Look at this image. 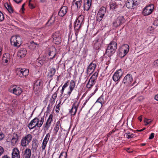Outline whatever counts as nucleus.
<instances>
[{
	"label": "nucleus",
	"mask_w": 158,
	"mask_h": 158,
	"mask_svg": "<svg viewBox=\"0 0 158 158\" xmlns=\"http://www.w3.org/2000/svg\"><path fill=\"white\" fill-rule=\"evenodd\" d=\"M44 120V116L42 117L38 116L32 120L28 126L30 129H32L36 127H40L43 124Z\"/></svg>",
	"instance_id": "obj_1"
},
{
	"label": "nucleus",
	"mask_w": 158,
	"mask_h": 158,
	"mask_svg": "<svg viewBox=\"0 0 158 158\" xmlns=\"http://www.w3.org/2000/svg\"><path fill=\"white\" fill-rule=\"evenodd\" d=\"M117 48V43L114 41L111 42L108 46L106 52V54L108 56H111L115 53Z\"/></svg>",
	"instance_id": "obj_2"
},
{
	"label": "nucleus",
	"mask_w": 158,
	"mask_h": 158,
	"mask_svg": "<svg viewBox=\"0 0 158 158\" xmlns=\"http://www.w3.org/2000/svg\"><path fill=\"white\" fill-rule=\"evenodd\" d=\"M84 16L80 15L74 23V28L76 31H78L84 23Z\"/></svg>",
	"instance_id": "obj_3"
},
{
	"label": "nucleus",
	"mask_w": 158,
	"mask_h": 158,
	"mask_svg": "<svg viewBox=\"0 0 158 158\" xmlns=\"http://www.w3.org/2000/svg\"><path fill=\"white\" fill-rule=\"evenodd\" d=\"M129 50V46L126 44L123 45L119 50L118 55L121 58L124 57L128 52Z\"/></svg>",
	"instance_id": "obj_4"
},
{
	"label": "nucleus",
	"mask_w": 158,
	"mask_h": 158,
	"mask_svg": "<svg viewBox=\"0 0 158 158\" xmlns=\"http://www.w3.org/2000/svg\"><path fill=\"white\" fill-rule=\"evenodd\" d=\"M10 41L12 45L15 46H19L21 44L22 40L19 35L12 36Z\"/></svg>",
	"instance_id": "obj_5"
},
{
	"label": "nucleus",
	"mask_w": 158,
	"mask_h": 158,
	"mask_svg": "<svg viewBox=\"0 0 158 158\" xmlns=\"http://www.w3.org/2000/svg\"><path fill=\"white\" fill-rule=\"evenodd\" d=\"M32 139V136L30 134H28L23 137L21 140V145L23 147H26L28 145Z\"/></svg>",
	"instance_id": "obj_6"
},
{
	"label": "nucleus",
	"mask_w": 158,
	"mask_h": 158,
	"mask_svg": "<svg viewBox=\"0 0 158 158\" xmlns=\"http://www.w3.org/2000/svg\"><path fill=\"white\" fill-rule=\"evenodd\" d=\"M52 38L53 42L56 44H59L61 42V37L59 31H57L53 33Z\"/></svg>",
	"instance_id": "obj_7"
},
{
	"label": "nucleus",
	"mask_w": 158,
	"mask_h": 158,
	"mask_svg": "<svg viewBox=\"0 0 158 158\" xmlns=\"http://www.w3.org/2000/svg\"><path fill=\"white\" fill-rule=\"evenodd\" d=\"M138 4V0H128L126 3V7L132 9L136 7Z\"/></svg>",
	"instance_id": "obj_8"
},
{
	"label": "nucleus",
	"mask_w": 158,
	"mask_h": 158,
	"mask_svg": "<svg viewBox=\"0 0 158 158\" xmlns=\"http://www.w3.org/2000/svg\"><path fill=\"white\" fill-rule=\"evenodd\" d=\"M105 7H102L99 10L97 15V21L99 22L102 20L106 12Z\"/></svg>",
	"instance_id": "obj_9"
},
{
	"label": "nucleus",
	"mask_w": 158,
	"mask_h": 158,
	"mask_svg": "<svg viewBox=\"0 0 158 158\" xmlns=\"http://www.w3.org/2000/svg\"><path fill=\"white\" fill-rule=\"evenodd\" d=\"M154 6L152 4L147 6L144 9L143 13L144 15H148L150 14L153 11Z\"/></svg>",
	"instance_id": "obj_10"
},
{
	"label": "nucleus",
	"mask_w": 158,
	"mask_h": 158,
	"mask_svg": "<svg viewBox=\"0 0 158 158\" xmlns=\"http://www.w3.org/2000/svg\"><path fill=\"white\" fill-rule=\"evenodd\" d=\"M125 22V19L123 17L120 16L118 17L117 19L113 23L114 26L117 27L123 24Z\"/></svg>",
	"instance_id": "obj_11"
},
{
	"label": "nucleus",
	"mask_w": 158,
	"mask_h": 158,
	"mask_svg": "<svg viewBox=\"0 0 158 158\" xmlns=\"http://www.w3.org/2000/svg\"><path fill=\"white\" fill-rule=\"evenodd\" d=\"M123 72L121 69L116 71L113 75L112 78L114 81H117L120 79L123 75Z\"/></svg>",
	"instance_id": "obj_12"
},
{
	"label": "nucleus",
	"mask_w": 158,
	"mask_h": 158,
	"mask_svg": "<svg viewBox=\"0 0 158 158\" xmlns=\"http://www.w3.org/2000/svg\"><path fill=\"white\" fill-rule=\"evenodd\" d=\"M10 91L16 95H20L22 92L21 89L19 87L16 86H14L10 88Z\"/></svg>",
	"instance_id": "obj_13"
},
{
	"label": "nucleus",
	"mask_w": 158,
	"mask_h": 158,
	"mask_svg": "<svg viewBox=\"0 0 158 158\" xmlns=\"http://www.w3.org/2000/svg\"><path fill=\"white\" fill-rule=\"evenodd\" d=\"M17 72L19 74V76L21 77H26L29 73L28 69L25 68L19 69L17 70Z\"/></svg>",
	"instance_id": "obj_14"
},
{
	"label": "nucleus",
	"mask_w": 158,
	"mask_h": 158,
	"mask_svg": "<svg viewBox=\"0 0 158 158\" xmlns=\"http://www.w3.org/2000/svg\"><path fill=\"white\" fill-rule=\"evenodd\" d=\"M133 81L132 75L130 74H128L124 77L123 82L127 85L130 84Z\"/></svg>",
	"instance_id": "obj_15"
},
{
	"label": "nucleus",
	"mask_w": 158,
	"mask_h": 158,
	"mask_svg": "<svg viewBox=\"0 0 158 158\" xmlns=\"http://www.w3.org/2000/svg\"><path fill=\"white\" fill-rule=\"evenodd\" d=\"M43 82L40 80H37L34 84V90L37 91L40 90L42 88Z\"/></svg>",
	"instance_id": "obj_16"
},
{
	"label": "nucleus",
	"mask_w": 158,
	"mask_h": 158,
	"mask_svg": "<svg viewBox=\"0 0 158 158\" xmlns=\"http://www.w3.org/2000/svg\"><path fill=\"white\" fill-rule=\"evenodd\" d=\"M96 68V64L94 62L91 63L88 67L87 69V73L88 74H90L92 73Z\"/></svg>",
	"instance_id": "obj_17"
},
{
	"label": "nucleus",
	"mask_w": 158,
	"mask_h": 158,
	"mask_svg": "<svg viewBox=\"0 0 158 158\" xmlns=\"http://www.w3.org/2000/svg\"><path fill=\"white\" fill-rule=\"evenodd\" d=\"M50 137V134L49 133H48L46 134V136L45 137L44 139L43 140L41 148L43 150L45 149V147L46 146L49 140Z\"/></svg>",
	"instance_id": "obj_18"
},
{
	"label": "nucleus",
	"mask_w": 158,
	"mask_h": 158,
	"mask_svg": "<svg viewBox=\"0 0 158 158\" xmlns=\"http://www.w3.org/2000/svg\"><path fill=\"white\" fill-rule=\"evenodd\" d=\"M68 10L67 7L66 6H62L60 9L58 13L59 16L63 17L66 14Z\"/></svg>",
	"instance_id": "obj_19"
},
{
	"label": "nucleus",
	"mask_w": 158,
	"mask_h": 158,
	"mask_svg": "<svg viewBox=\"0 0 158 158\" xmlns=\"http://www.w3.org/2000/svg\"><path fill=\"white\" fill-rule=\"evenodd\" d=\"M79 106V103H74L72 106V108L70 111V113L72 115H74L77 112V108Z\"/></svg>",
	"instance_id": "obj_20"
},
{
	"label": "nucleus",
	"mask_w": 158,
	"mask_h": 158,
	"mask_svg": "<svg viewBox=\"0 0 158 158\" xmlns=\"http://www.w3.org/2000/svg\"><path fill=\"white\" fill-rule=\"evenodd\" d=\"M12 158H20L19 152L16 148L13 149L12 153Z\"/></svg>",
	"instance_id": "obj_21"
},
{
	"label": "nucleus",
	"mask_w": 158,
	"mask_h": 158,
	"mask_svg": "<svg viewBox=\"0 0 158 158\" xmlns=\"http://www.w3.org/2000/svg\"><path fill=\"white\" fill-rule=\"evenodd\" d=\"M52 115L51 114L49 115L45 124V128L46 130H48L50 127L51 123L52 121Z\"/></svg>",
	"instance_id": "obj_22"
},
{
	"label": "nucleus",
	"mask_w": 158,
	"mask_h": 158,
	"mask_svg": "<svg viewBox=\"0 0 158 158\" xmlns=\"http://www.w3.org/2000/svg\"><path fill=\"white\" fill-rule=\"evenodd\" d=\"M86 2L84 5L83 7L84 10L88 11L89 9L91 3V0H85Z\"/></svg>",
	"instance_id": "obj_23"
},
{
	"label": "nucleus",
	"mask_w": 158,
	"mask_h": 158,
	"mask_svg": "<svg viewBox=\"0 0 158 158\" xmlns=\"http://www.w3.org/2000/svg\"><path fill=\"white\" fill-rule=\"evenodd\" d=\"M10 56L9 53H6L4 54L3 55L2 60L6 63H7L10 61Z\"/></svg>",
	"instance_id": "obj_24"
},
{
	"label": "nucleus",
	"mask_w": 158,
	"mask_h": 158,
	"mask_svg": "<svg viewBox=\"0 0 158 158\" xmlns=\"http://www.w3.org/2000/svg\"><path fill=\"white\" fill-rule=\"evenodd\" d=\"M19 136L17 134H15V135L11 139V143L12 146H15L17 142Z\"/></svg>",
	"instance_id": "obj_25"
},
{
	"label": "nucleus",
	"mask_w": 158,
	"mask_h": 158,
	"mask_svg": "<svg viewBox=\"0 0 158 158\" xmlns=\"http://www.w3.org/2000/svg\"><path fill=\"white\" fill-rule=\"evenodd\" d=\"M81 0H74L73 6H76L77 9H79L81 6Z\"/></svg>",
	"instance_id": "obj_26"
},
{
	"label": "nucleus",
	"mask_w": 158,
	"mask_h": 158,
	"mask_svg": "<svg viewBox=\"0 0 158 158\" xmlns=\"http://www.w3.org/2000/svg\"><path fill=\"white\" fill-rule=\"evenodd\" d=\"M75 84L74 81H71L70 83L69 87V91H68V94L69 95H70V94L72 91L73 89L74 88L75 86Z\"/></svg>",
	"instance_id": "obj_27"
},
{
	"label": "nucleus",
	"mask_w": 158,
	"mask_h": 158,
	"mask_svg": "<svg viewBox=\"0 0 158 158\" xmlns=\"http://www.w3.org/2000/svg\"><path fill=\"white\" fill-rule=\"evenodd\" d=\"M27 51L25 48H22L18 52V55L21 57H24L26 54Z\"/></svg>",
	"instance_id": "obj_28"
},
{
	"label": "nucleus",
	"mask_w": 158,
	"mask_h": 158,
	"mask_svg": "<svg viewBox=\"0 0 158 158\" xmlns=\"http://www.w3.org/2000/svg\"><path fill=\"white\" fill-rule=\"evenodd\" d=\"M31 154V150L29 148H27L24 154V158H30Z\"/></svg>",
	"instance_id": "obj_29"
},
{
	"label": "nucleus",
	"mask_w": 158,
	"mask_h": 158,
	"mask_svg": "<svg viewBox=\"0 0 158 158\" xmlns=\"http://www.w3.org/2000/svg\"><path fill=\"white\" fill-rule=\"evenodd\" d=\"M51 50H50L49 52L48 55L49 56H50V59H52L55 56L56 53V49L54 47H52L51 48Z\"/></svg>",
	"instance_id": "obj_30"
},
{
	"label": "nucleus",
	"mask_w": 158,
	"mask_h": 158,
	"mask_svg": "<svg viewBox=\"0 0 158 158\" xmlns=\"http://www.w3.org/2000/svg\"><path fill=\"white\" fill-rule=\"evenodd\" d=\"M102 41L101 39H98L97 40V41L94 43V47L96 49H98L101 47V45L102 44Z\"/></svg>",
	"instance_id": "obj_31"
},
{
	"label": "nucleus",
	"mask_w": 158,
	"mask_h": 158,
	"mask_svg": "<svg viewBox=\"0 0 158 158\" xmlns=\"http://www.w3.org/2000/svg\"><path fill=\"white\" fill-rule=\"evenodd\" d=\"M95 81L91 79H89L88 83L86 85V87L88 88H91L94 84Z\"/></svg>",
	"instance_id": "obj_32"
},
{
	"label": "nucleus",
	"mask_w": 158,
	"mask_h": 158,
	"mask_svg": "<svg viewBox=\"0 0 158 158\" xmlns=\"http://www.w3.org/2000/svg\"><path fill=\"white\" fill-rule=\"evenodd\" d=\"M55 17L52 16L48 21L47 23V25L50 26L55 21Z\"/></svg>",
	"instance_id": "obj_33"
},
{
	"label": "nucleus",
	"mask_w": 158,
	"mask_h": 158,
	"mask_svg": "<svg viewBox=\"0 0 158 158\" xmlns=\"http://www.w3.org/2000/svg\"><path fill=\"white\" fill-rule=\"evenodd\" d=\"M110 9L114 10L117 8V6L115 2H110Z\"/></svg>",
	"instance_id": "obj_34"
},
{
	"label": "nucleus",
	"mask_w": 158,
	"mask_h": 158,
	"mask_svg": "<svg viewBox=\"0 0 158 158\" xmlns=\"http://www.w3.org/2000/svg\"><path fill=\"white\" fill-rule=\"evenodd\" d=\"M57 96V94L56 92L54 93L52 95V97L51 99V103L53 104L55 101V99L56 98Z\"/></svg>",
	"instance_id": "obj_35"
},
{
	"label": "nucleus",
	"mask_w": 158,
	"mask_h": 158,
	"mask_svg": "<svg viewBox=\"0 0 158 158\" xmlns=\"http://www.w3.org/2000/svg\"><path fill=\"white\" fill-rule=\"evenodd\" d=\"M60 123V121H57L56 123V126L54 127V129L55 131L56 132H57L58 131V130L59 128Z\"/></svg>",
	"instance_id": "obj_36"
},
{
	"label": "nucleus",
	"mask_w": 158,
	"mask_h": 158,
	"mask_svg": "<svg viewBox=\"0 0 158 158\" xmlns=\"http://www.w3.org/2000/svg\"><path fill=\"white\" fill-rule=\"evenodd\" d=\"M98 75V74L97 73H95L90 78V79H91L92 80H93L94 81H95Z\"/></svg>",
	"instance_id": "obj_37"
},
{
	"label": "nucleus",
	"mask_w": 158,
	"mask_h": 158,
	"mask_svg": "<svg viewBox=\"0 0 158 158\" xmlns=\"http://www.w3.org/2000/svg\"><path fill=\"white\" fill-rule=\"evenodd\" d=\"M67 156L66 152H62L60 153L59 158H66Z\"/></svg>",
	"instance_id": "obj_38"
},
{
	"label": "nucleus",
	"mask_w": 158,
	"mask_h": 158,
	"mask_svg": "<svg viewBox=\"0 0 158 158\" xmlns=\"http://www.w3.org/2000/svg\"><path fill=\"white\" fill-rule=\"evenodd\" d=\"M104 102V99L102 97H99L96 101V103L97 102H99L101 104V105H102V103Z\"/></svg>",
	"instance_id": "obj_39"
},
{
	"label": "nucleus",
	"mask_w": 158,
	"mask_h": 158,
	"mask_svg": "<svg viewBox=\"0 0 158 158\" xmlns=\"http://www.w3.org/2000/svg\"><path fill=\"white\" fill-rule=\"evenodd\" d=\"M6 6L7 7H6H6L8 11L10 13H12L13 12V10L10 5L7 4Z\"/></svg>",
	"instance_id": "obj_40"
},
{
	"label": "nucleus",
	"mask_w": 158,
	"mask_h": 158,
	"mask_svg": "<svg viewBox=\"0 0 158 158\" xmlns=\"http://www.w3.org/2000/svg\"><path fill=\"white\" fill-rule=\"evenodd\" d=\"M38 46V45L35 43L33 42H32L31 43V44L30 45V47L32 49H34L35 48Z\"/></svg>",
	"instance_id": "obj_41"
},
{
	"label": "nucleus",
	"mask_w": 158,
	"mask_h": 158,
	"mask_svg": "<svg viewBox=\"0 0 158 158\" xmlns=\"http://www.w3.org/2000/svg\"><path fill=\"white\" fill-rule=\"evenodd\" d=\"M134 136V134L131 133L130 132H128L126 134V136L127 138L129 139L133 138Z\"/></svg>",
	"instance_id": "obj_42"
},
{
	"label": "nucleus",
	"mask_w": 158,
	"mask_h": 158,
	"mask_svg": "<svg viewBox=\"0 0 158 158\" xmlns=\"http://www.w3.org/2000/svg\"><path fill=\"white\" fill-rule=\"evenodd\" d=\"M56 71V70L55 68H52L50 70V73L51 74L50 76L52 77L55 74Z\"/></svg>",
	"instance_id": "obj_43"
},
{
	"label": "nucleus",
	"mask_w": 158,
	"mask_h": 158,
	"mask_svg": "<svg viewBox=\"0 0 158 158\" xmlns=\"http://www.w3.org/2000/svg\"><path fill=\"white\" fill-rule=\"evenodd\" d=\"M6 110L9 115H12L13 114V111L11 109L8 108L6 109Z\"/></svg>",
	"instance_id": "obj_44"
},
{
	"label": "nucleus",
	"mask_w": 158,
	"mask_h": 158,
	"mask_svg": "<svg viewBox=\"0 0 158 158\" xmlns=\"http://www.w3.org/2000/svg\"><path fill=\"white\" fill-rule=\"evenodd\" d=\"M144 122L146 123L145 124V125H147L148 124H149L150 123H151L152 121L150 119H147L145 118L144 119Z\"/></svg>",
	"instance_id": "obj_45"
},
{
	"label": "nucleus",
	"mask_w": 158,
	"mask_h": 158,
	"mask_svg": "<svg viewBox=\"0 0 158 158\" xmlns=\"http://www.w3.org/2000/svg\"><path fill=\"white\" fill-rule=\"evenodd\" d=\"M37 147V144L35 142H33L32 144V148L33 149L36 150Z\"/></svg>",
	"instance_id": "obj_46"
},
{
	"label": "nucleus",
	"mask_w": 158,
	"mask_h": 158,
	"mask_svg": "<svg viewBox=\"0 0 158 158\" xmlns=\"http://www.w3.org/2000/svg\"><path fill=\"white\" fill-rule=\"evenodd\" d=\"M60 102L56 106V112H59L60 111Z\"/></svg>",
	"instance_id": "obj_47"
},
{
	"label": "nucleus",
	"mask_w": 158,
	"mask_h": 158,
	"mask_svg": "<svg viewBox=\"0 0 158 158\" xmlns=\"http://www.w3.org/2000/svg\"><path fill=\"white\" fill-rule=\"evenodd\" d=\"M153 65L154 67H158V59L156 60L153 62Z\"/></svg>",
	"instance_id": "obj_48"
},
{
	"label": "nucleus",
	"mask_w": 158,
	"mask_h": 158,
	"mask_svg": "<svg viewBox=\"0 0 158 158\" xmlns=\"http://www.w3.org/2000/svg\"><path fill=\"white\" fill-rule=\"evenodd\" d=\"M4 19L3 14L1 11H0V21H2Z\"/></svg>",
	"instance_id": "obj_49"
},
{
	"label": "nucleus",
	"mask_w": 158,
	"mask_h": 158,
	"mask_svg": "<svg viewBox=\"0 0 158 158\" xmlns=\"http://www.w3.org/2000/svg\"><path fill=\"white\" fill-rule=\"evenodd\" d=\"M12 105L14 106H15L17 104V101L15 99H13L12 101Z\"/></svg>",
	"instance_id": "obj_50"
},
{
	"label": "nucleus",
	"mask_w": 158,
	"mask_h": 158,
	"mask_svg": "<svg viewBox=\"0 0 158 158\" xmlns=\"http://www.w3.org/2000/svg\"><path fill=\"white\" fill-rule=\"evenodd\" d=\"M4 137V134L0 132V141L2 140Z\"/></svg>",
	"instance_id": "obj_51"
},
{
	"label": "nucleus",
	"mask_w": 158,
	"mask_h": 158,
	"mask_svg": "<svg viewBox=\"0 0 158 158\" xmlns=\"http://www.w3.org/2000/svg\"><path fill=\"white\" fill-rule=\"evenodd\" d=\"M4 149L3 148L0 146V156H1L3 153Z\"/></svg>",
	"instance_id": "obj_52"
},
{
	"label": "nucleus",
	"mask_w": 158,
	"mask_h": 158,
	"mask_svg": "<svg viewBox=\"0 0 158 158\" xmlns=\"http://www.w3.org/2000/svg\"><path fill=\"white\" fill-rule=\"evenodd\" d=\"M31 0H30L29 2V7L31 9L33 8H34V6L31 3Z\"/></svg>",
	"instance_id": "obj_53"
},
{
	"label": "nucleus",
	"mask_w": 158,
	"mask_h": 158,
	"mask_svg": "<svg viewBox=\"0 0 158 158\" xmlns=\"http://www.w3.org/2000/svg\"><path fill=\"white\" fill-rule=\"evenodd\" d=\"M154 133H152L149 137V139H152L154 137Z\"/></svg>",
	"instance_id": "obj_54"
},
{
	"label": "nucleus",
	"mask_w": 158,
	"mask_h": 158,
	"mask_svg": "<svg viewBox=\"0 0 158 158\" xmlns=\"http://www.w3.org/2000/svg\"><path fill=\"white\" fill-rule=\"evenodd\" d=\"M69 83L68 82H67L65 83L63 85L62 87L64 88H65L68 85Z\"/></svg>",
	"instance_id": "obj_55"
},
{
	"label": "nucleus",
	"mask_w": 158,
	"mask_h": 158,
	"mask_svg": "<svg viewBox=\"0 0 158 158\" xmlns=\"http://www.w3.org/2000/svg\"><path fill=\"white\" fill-rule=\"evenodd\" d=\"M37 61L39 63H40L41 64H43V61L42 60H37Z\"/></svg>",
	"instance_id": "obj_56"
},
{
	"label": "nucleus",
	"mask_w": 158,
	"mask_h": 158,
	"mask_svg": "<svg viewBox=\"0 0 158 158\" xmlns=\"http://www.w3.org/2000/svg\"><path fill=\"white\" fill-rule=\"evenodd\" d=\"M15 2L16 3H20L21 1L22 0H14Z\"/></svg>",
	"instance_id": "obj_57"
},
{
	"label": "nucleus",
	"mask_w": 158,
	"mask_h": 158,
	"mask_svg": "<svg viewBox=\"0 0 158 158\" xmlns=\"http://www.w3.org/2000/svg\"><path fill=\"white\" fill-rule=\"evenodd\" d=\"M138 119L140 120V122H141L142 121V116L141 115L139 117Z\"/></svg>",
	"instance_id": "obj_58"
},
{
	"label": "nucleus",
	"mask_w": 158,
	"mask_h": 158,
	"mask_svg": "<svg viewBox=\"0 0 158 158\" xmlns=\"http://www.w3.org/2000/svg\"><path fill=\"white\" fill-rule=\"evenodd\" d=\"M155 99L156 100L158 101V94L155 96Z\"/></svg>",
	"instance_id": "obj_59"
},
{
	"label": "nucleus",
	"mask_w": 158,
	"mask_h": 158,
	"mask_svg": "<svg viewBox=\"0 0 158 158\" xmlns=\"http://www.w3.org/2000/svg\"><path fill=\"white\" fill-rule=\"evenodd\" d=\"M158 22V20L156 21H155L154 23V24L156 26H158V24L157 23V22Z\"/></svg>",
	"instance_id": "obj_60"
},
{
	"label": "nucleus",
	"mask_w": 158,
	"mask_h": 158,
	"mask_svg": "<svg viewBox=\"0 0 158 158\" xmlns=\"http://www.w3.org/2000/svg\"><path fill=\"white\" fill-rule=\"evenodd\" d=\"M24 5H25V3H24L22 6V8H21V9L22 10V11H23L24 9Z\"/></svg>",
	"instance_id": "obj_61"
},
{
	"label": "nucleus",
	"mask_w": 158,
	"mask_h": 158,
	"mask_svg": "<svg viewBox=\"0 0 158 158\" xmlns=\"http://www.w3.org/2000/svg\"><path fill=\"white\" fill-rule=\"evenodd\" d=\"M46 0H40V2L41 3H44L46 2Z\"/></svg>",
	"instance_id": "obj_62"
},
{
	"label": "nucleus",
	"mask_w": 158,
	"mask_h": 158,
	"mask_svg": "<svg viewBox=\"0 0 158 158\" xmlns=\"http://www.w3.org/2000/svg\"><path fill=\"white\" fill-rule=\"evenodd\" d=\"M2 158H10L7 155H5L2 156Z\"/></svg>",
	"instance_id": "obj_63"
},
{
	"label": "nucleus",
	"mask_w": 158,
	"mask_h": 158,
	"mask_svg": "<svg viewBox=\"0 0 158 158\" xmlns=\"http://www.w3.org/2000/svg\"><path fill=\"white\" fill-rule=\"evenodd\" d=\"M129 149H130L129 148H127V152L129 153H131L133 152L132 151H128V150H129Z\"/></svg>",
	"instance_id": "obj_64"
}]
</instances>
